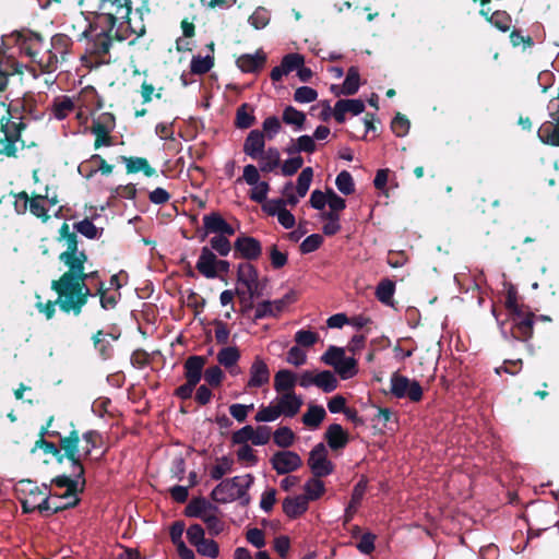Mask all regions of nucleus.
<instances>
[{"label":"nucleus","instance_id":"f257e3e1","mask_svg":"<svg viewBox=\"0 0 559 559\" xmlns=\"http://www.w3.org/2000/svg\"><path fill=\"white\" fill-rule=\"evenodd\" d=\"M60 233L66 241L67 250L60 254V261L69 267L51 286L58 294L57 302L64 312L79 314L91 295L85 280L94 273H84L86 254L78 249L76 237L69 233V226L63 224Z\"/></svg>","mask_w":559,"mask_h":559},{"label":"nucleus","instance_id":"f03ea898","mask_svg":"<svg viewBox=\"0 0 559 559\" xmlns=\"http://www.w3.org/2000/svg\"><path fill=\"white\" fill-rule=\"evenodd\" d=\"M66 35L55 36L52 45L67 46L68 40H74L82 44L85 53L96 57L97 62H108V53L112 46V37L105 33L104 28L99 31L96 26V16L91 21L82 12L75 13L64 22Z\"/></svg>","mask_w":559,"mask_h":559},{"label":"nucleus","instance_id":"7ed1b4c3","mask_svg":"<svg viewBox=\"0 0 559 559\" xmlns=\"http://www.w3.org/2000/svg\"><path fill=\"white\" fill-rule=\"evenodd\" d=\"M131 12L130 0H100L98 4V13L96 16V26L102 29L104 28L112 41L115 39L122 41L128 39V34L141 35L144 33V28L141 27L139 31L131 28L129 14Z\"/></svg>","mask_w":559,"mask_h":559},{"label":"nucleus","instance_id":"20e7f679","mask_svg":"<svg viewBox=\"0 0 559 559\" xmlns=\"http://www.w3.org/2000/svg\"><path fill=\"white\" fill-rule=\"evenodd\" d=\"M253 484V476L246 474L235 476L222 480L211 493L214 501L218 503H229L235 500H240L242 504L249 502L248 489Z\"/></svg>","mask_w":559,"mask_h":559},{"label":"nucleus","instance_id":"39448f33","mask_svg":"<svg viewBox=\"0 0 559 559\" xmlns=\"http://www.w3.org/2000/svg\"><path fill=\"white\" fill-rule=\"evenodd\" d=\"M19 500L21 501L24 513H31L41 510V500L47 495L48 487L46 485H37L29 479L20 480L15 486Z\"/></svg>","mask_w":559,"mask_h":559},{"label":"nucleus","instance_id":"423d86ee","mask_svg":"<svg viewBox=\"0 0 559 559\" xmlns=\"http://www.w3.org/2000/svg\"><path fill=\"white\" fill-rule=\"evenodd\" d=\"M390 384L391 393L397 399H408L412 402H419L423 397V389L416 380L393 373L390 379Z\"/></svg>","mask_w":559,"mask_h":559},{"label":"nucleus","instance_id":"0eeeda50","mask_svg":"<svg viewBox=\"0 0 559 559\" xmlns=\"http://www.w3.org/2000/svg\"><path fill=\"white\" fill-rule=\"evenodd\" d=\"M507 308L513 313L514 326L518 332L525 338L528 340L533 334L534 314H524L516 304L515 296L510 292L506 301Z\"/></svg>","mask_w":559,"mask_h":559},{"label":"nucleus","instance_id":"6e6552de","mask_svg":"<svg viewBox=\"0 0 559 559\" xmlns=\"http://www.w3.org/2000/svg\"><path fill=\"white\" fill-rule=\"evenodd\" d=\"M308 465L316 477H325L333 473V463L328 459L323 443L317 444L309 454Z\"/></svg>","mask_w":559,"mask_h":559},{"label":"nucleus","instance_id":"1a4fd4ad","mask_svg":"<svg viewBox=\"0 0 559 559\" xmlns=\"http://www.w3.org/2000/svg\"><path fill=\"white\" fill-rule=\"evenodd\" d=\"M237 282L245 286L251 299L261 295L259 274L251 263L243 262L238 265Z\"/></svg>","mask_w":559,"mask_h":559},{"label":"nucleus","instance_id":"9d476101","mask_svg":"<svg viewBox=\"0 0 559 559\" xmlns=\"http://www.w3.org/2000/svg\"><path fill=\"white\" fill-rule=\"evenodd\" d=\"M295 301V293L289 292L276 300H264L259 302L254 309V320L278 316L286 306Z\"/></svg>","mask_w":559,"mask_h":559},{"label":"nucleus","instance_id":"9b49d317","mask_svg":"<svg viewBox=\"0 0 559 559\" xmlns=\"http://www.w3.org/2000/svg\"><path fill=\"white\" fill-rule=\"evenodd\" d=\"M270 462L280 475L292 473L302 464L301 457L293 451H278L273 454Z\"/></svg>","mask_w":559,"mask_h":559},{"label":"nucleus","instance_id":"f8f14e48","mask_svg":"<svg viewBox=\"0 0 559 559\" xmlns=\"http://www.w3.org/2000/svg\"><path fill=\"white\" fill-rule=\"evenodd\" d=\"M277 394L273 402L282 416L292 418L299 413L302 406V397L300 395H297L295 392Z\"/></svg>","mask_w":559,"mask_h":559},{"label":"nucleus","instance_id":"ddd939ff","mask_svg":"<svg viewBox=\"0 0 559 559\" xmlns=\"http://www.w3.org/2000/svg\"><path fill=\"white\" fill-rule=\"evenodd\" d=\"M235 257L257 260L262 253L261 242L250 236L238 237L234 242Z\"/></svg>","mask_w":559,"mask_h":559},{"label":"nucleus","instance_id":"4468645a","mask_svg":"<svg viewBox=\"0 0 559 559\" xmlns=\"http://www.w3.org/2000/svg\"><path fill=\"white\" fill-rule=\"evenodd\" d=\"M269 366L260 356H255L249 370L248 388H261L270 382Z\"/></svg>","mask_w":559,"mask_h":559},{"label":"nucleus","instance_id":"2eb2a0df","mask_svg":"<svg viewBox=\"0 0 559 559\" xmlns=\"http://www.w3.org/2000/svg\"><path fill=\"white\" fill-rule=\"evenodd\" d=\"M364 110L365 104L360 99H340L335 103L333 116L337 122L343 123L347 112L357 116Z\"/></svg>","mask_w":559,"mask_h":559},{"label":"nucleus","instance_id":"dca6fc26","mask_svg":"<svg viewBox=\"0 0 559 559\" xmlns=\"http://www.w3.org/2000/svg\"><path fill=\"white\" fill-rule=\"evenodd\" d=\"M265 135L262 131L254 129L251 130L243 143V153L253 158L257 159L261 153H263L265 150Z\"/></svg>","mask_w":559,"mask_h":559},{"label":"nucleus","instance_id":"f3484780","mask_svg":"<svg viewBox=\"0 0 559 559\" xmlns=\"http://www.w3.org/2000/svg\"><path fill=\"white\" fill-rule=\"evenodd\" d=\"M216 261L217 257L215 253L209 247H203L201 249V253L197 261L195 267L204 277L215 278Z\"/></svg>","mask_w":559,"mask_h":559},{"label":"nucleus","instance_id":"a211bd4d","mask_svg":"<svg viewBox=\"0 0 559 559\" xmlns=\"http://www.w3.org/2000/svg\"><path fill=\"white\" fill-rule=\"evenodd\" d=\"M60 443L61 449L71 461L73 468H76V465H82L81 439L79 438L78 433L75 431L71 432L69 437L62 438Z\"/></svg>","mask_w":559,"mask_h":559},{"label":"nucleus","instance_id":"6ab92c4d","mask_svg":"<svg viewBox=\"0 0 559 559\" xmlns=\"http://www.w3.org/2000/svg\"><path fill=\"white\" fill-rule=\"evenodd\" d=\"M203 225L207 233L233 236L235 229L219 214L211 213L203 217Z\"/></svg>","mask_w":559,"mask_h":559},{"label":"nucleus","instance_id":"aec40b11","mask_svg":"<svg viewBox=\"0 0 559 559\" xmlns=\"http://www.w3.org/2000/svg\"><path fill=\"white\" fill-rule=\"evenodd\" d=\"M367 490V479L361 478L354 487L352 498L348 506L345 508L344 524H347L354 518L364 496Z\"/></svg>","mask_w":559,"mask_h":559},{"label":"nucleus","instance_id":"412c9836","mask_svg":"<svg viewBox=\"0 0 559 559\" xmlns=\"http://www.w3.org/2000/svg\"><path fill=\"white\" fill-rule=\"evenodd\" d=\"M266 61V56L263 51L258 50L254 53H246L240 56L237 60V67L247 73L260 70Z\"/></svg>","mask_w":559,"mask_h":559},{"label":"nucleus","instance_id":"4be33fe9","mask_svg":"<svg viewBox=\"0 0 559 559\" xmlns=\"http://www.w3.org/2000/svg\"><path fill=\"white\" fill-rule=\"evenodd\" d=\"M73 475L75 478H71L69 476L62 475L58 476L53 481L57 486L61 488H66V491L74 490L82 491L85 485L84 468L82 465H76V468H73Z\"/></svg>","mask_w":559,"mask_h":559},{"label":"nucleus","instance_id":"5701e85b","mask_svg":"<svg viewBox=\"0 0 559 559\" xmlns=\"http://www.w3.org/2000/svg\"><path fill=\"white\" fill-rule=\"evenodd\" d=\"M325 440L332 450H340L348 443V433L338 424H332L325 431Z\"/></svg>","mask_w":559,"mask_h":559},{"label":"nucleus","instance_id":"b1692460","mask_svg":"<svg viewBox=\"0 0 559 559\" xmlns=\"http://www.w3.org/2000/svg\"><path fill=\"white\" fill-rule=\"evenodd\" d=\"M297 380L298 378L293 371L288 369H281L274 377V390L277 393L294 392Z\"/></svg>","mask_w":559,"mask_h":559},{"label":"nucleus","instance_id":"393cba45","mask_svg":"<svg viewBox=\"0 0 559 559\" xmlns=\"http://www.w3.org/2000/svg\"><path fill=\"white\" fill-rule=\"evenodd\" d=\"M212 511H217V508L204 498H194L187 506L186 515L203 520Z\"/></svg>","mask_w":559,"mask_h":559},{"label":"nucleus","instance_id":"a878e982","mask_svg":"<svg viewBox=\"0 0 559 559\" xmlns=\"http://www.w3.org/2000/svg\"><path fill=\"white\" fill-rule=\"evenodd\" d=\"M308 501L302 495L288 497L283 501V511L289 518H297L308 509Z\"/></svg>","mask_w":559,"mask_h":559},{"label":"nucleus","instance_id":"bb28decb","mask_svg":"<svg viewBox=\"0 0 559 559\" xmlns=\"http://www.w3.org/2000/svg\"><path fill=\"white\" fill-rule=\"evenodd\" d=\"M205 365V358L202 356H191L185 362V374L191 383H199L202 377V370Z\"/></svg>","mask_w":559,"mask_h":559},{"label":"nucleus","instance_id":"cd10ccee","mask_svg":"<svg viewBox=\"0 0 559 559\" xmlns=\"http://www.w3.org/2000/svg\"><path fill=\"white\" fill-rule=\"evenodd\" d=\"M258 158L260 170L263 173H271L275 170L281 163L280 151L274 146H271L266 151L261 153V155H259Z\"/></svg>","mask_w":559,"mask_h":559},{"label":"nucleus","instance_id":"c85d7f7f","mask_svg":"<svg viewBox=\"0 0 559 559\" xmlns=\"http://www.w3.org/2000/svg\"><path fill=\"white\" fill-rule=\"evenodd\" d=\"M326 412L321 405H309L307 412L302 415V424L310 429H317L324 420Z\"/></svg>","mask_w":559,"mask_h":559},{"label":"nucleus","instance_id":"c756f323","mask_svg":"<svg viewBox=\"0 0 559 559\" xmlns=\"http://www.w3.org/2000/svg\"><path fill=\"white\" fill-rule=\"evenodd\" d=\"M74 109H75L74 102L69 96H59V97L55 98L52 107H51L52 116L58 120L64 119L71 112H73Z\"/></svg>","mask_w":559,"mask_h":559},{"label":"nucleus","instance_id":"7c9ffc66","mask_svg":"<svg viewBox=\"0 0 559 559\" xmlns=\"http://www.w3.org/2000/svg\"><path fill=\"white\" fill-rule=\"evenodd\" d=\"M62 503L63 501L60 495H52L48 490L46 497L44 498V500H41L40 513L48 515L67 509V504Z\"/></svg>","mask_w":559,"mask_h":559},{"label":"nucleus","instance_id":"2f4dec72","mask_svg":"<svg viewBox=\"0 0 559 559\" xmlns=\"http://www.w3.org/2000/svg\"><path fill=\"white\" fill-rule=\"evenodd\" d=\"M394 292L395 284L390 280H383L376 288V297L380 302L392 306Z\"/></svg>","mask_w":559,"mask_h":559},{"label":"nucleus","instance_id":"473e14b6","mask_svg":"<svg viewBox=\"0 0 559 559\" xmlns=\"http://www.w3.org/2000/svg\"><path fill=\"white\" fill-rule=\"evenodd\" d=\"M283 121L286 124L293 126L296 130L304 129L306 122V115L297 110L293 106H287L283 111Z\"/></svg>","mask_w":559,"mask_h":559},{"label":"nucleus","instance_id":"72a5a7b5","mask_svg":"<svg viewBox=\"0 0 559 559\" xmlns=\"http://www.w3.org/2000/svg\"><path fill=\"white\" fill-rule=\"evenodd\" d=\"M359 72L356 67H350L347 71V75L343 82L341 93L344 95H354L358 92L360 86Z\"/></svg>","mask_w":559,"mask_h":559},{"label":"nucleus","instance_id":"f704fd0d","mask_svg":"<svg viewBox=\"0 0 559 559\" xmlns=\"http://www.w3.org/2000/svg\"><path fill=\"white\" fill-rule=\"evenodd\" d=\"M240 359V353L235 346L223 347L217 353V361L225 368L235 367Z\"/></svg>","mask_w":559,"mask_h":559},{"label":"nucleus","instance_id":"c9c22d12","mask_svg":"<svg viewBox=\"0 0 559 559\" xmlns=\"http://www.w3.org/2000/svg\"><path fill=\"white\" fill-rule=\"evenodd\" d=\"M124 163L127 170L129 173H139L143 171L146 176H153L155 174V169L150 166L147 160L142 157H124Z\"/></svg>","mask_w":559,"mask_h":559},{"label":"nucleus","instance_id":"e433bc0d","mask_svg":"<svg viewBox=\"0 0 559 559\" xmlns=\"http://www.w3.org/2000/svg\"><path fill=\"white\" fill-rule=\"evenodd\" d=\"M319 478L320 477L314 476V478L309 479L304 486L305 495L302 496L307 498L308 502L319 499L325 490L323 481Z\"/></svg>","mask_w":559,"mask_h":559},{"label":"nucleus","instance_id":"4c0bfd02","mask_svg":"<svg viewBox=\"0 0 559 559\" xmlns=\"http://www.w3.org/2000/svg\"><path fill=\"white\" fill-rule=\"evenodd\" d=\"M316 386L322 389L326 393L332 392L337 386V379L329 370L321 371L316 374Z\"/></svg>","mask_w":559,"mask_h":559},{"label":"nucleus","instance_id":"58836bf2","mask_svg":"<svg viewBox=\"0 0 559 559\" xmlns=\"http://www.w3.org/2000/svg\"><path fill=\"white\" fill-rule=\"evenodd\" d=\"M345 358V350L342 347L330 346L328 350L322 355L321 360L329 366L336 369L342 360Z\"/></svg>","mask_w":559,"mask_h":559},{"label":"nucleus","instance_id":"ea45409f","mask_svg":"<svg viewBox=\"0 0 559 559\" xmlns=\"http://www.w3.org/2000/svg\"><path fill=\"white\" fill-rule=\"evenodd\" d=\"M270 11L263 7H259L249 16L248 22L255 29H262L270 23Z\"/></svg>","mask_w":559,"mask_h":559},{"label":"nucleus","instance_id":"a19ab883","mask_svg":"<svg viewBox=\"0 0 559 559\" xmlns=\"http://www.w3.org/2000/svg\"><path fill=\"white\" fill-rule=\"evenodd\" d=\"M274 443L281 448H288L295 441V433L289 427L277 428L273 433Z\"/></svg>","mask_w":559,"mask_h":559},{"label":"nucleus","instance_id":"79ce46f5","mask_svg":"<svg viewBox=\"0 0 559 559\" xmlns=\"http://www.w3.org/2000/svg\"><path fill=\"white\" fill-rule=\"evenodd\" d=\"M282 415L278 412L275 403L272 401L267 406H262L254 416L258 423H272L280 418Z\"/></svg>","mask_w":559,"mask_h":559},{"label":"nucleus","instance_id":"37998d69","mask_svg":"<svg viewBox=\"0 0 559 559\" xmlns=\"http://www.w3.org/2000/svg\"><path fill=\"white\" fill-rule=\"evenodd\" d=\"M317 148L314 139L310 135H301L297 138L296 142L294 143L293 147L288 148L287 152L289 154L293 153H313Z\"/></svg>","mask_w":559,"mask_h":559},{"label":"nucleus","instance_id":"c03bdc74","mask_svg":"<svg viewBox=\"0 0 559 559\" xmlns=\"http://www.w3.org/2000/svg\"><path fill=\"white\" fill-rule=\"evenodd\" d=\"M214 64L213 58L211 56H194L191 59L190 69L194 74H204L209 72Z\"/></svg>","mask_w":559,"mask_h":559},{"label":"nucleus","instance_id":"a18cd8bd","mask_svg":"<svg viewBox=\"0 0 559 559\" xmlns=\"http://www.w3.org/2000/svg\"><path fill=\"white\" fill-rule=\"evenodd\" d=\"M338 191L343 194H352L355 190V183L352 175L347 170H342L335 179Z\"/></svg>","mask_w":559,"mask_h":559},{"label":"nucleus","instance_id":"49530a36","mask_svg":"<svg viewBox=\"0 0 559 559\" xmlns=\"http://www.w3.org/2000/svg\"><path fill=\"white\" fill-rule=\"evenodd\" d=\"M211 250L216 251L221 257H227L231 250V243L227 235H217L211 238Z\"/></svg>","mask_w":559,"mask_h":559},{"label":"nucleus","instance_id":"de8ad7c7","mask_svg":"<svg viewBox=\"0 0 559 559\" xmlns=\"http://www.w3.org/2000/svg\"><path fill=\"white\" fill-rule=\"evenodd\" d=\"M313 178V170L311 167H306L301 170L297 179L296 192L299 197H305L310 188Z\"/></svg>","mask_w":559,"mask_h":559},{"label":"nucleus","instance_id":"09e8293b","mask_svg":"<svg viewBox=\"0 0 559 559\" xmlns=\"http://www.w3.org/2000/svg\"><path fill=\"white\" fill-rule=\"evenodd\" d=\"M233 469V461L227 456H222L217 463L211 468L210 475L213 479L218 480Z\"/></svg>","mask_w":559,"mask_h":559},{"label":"nucleus","instance_id":"8fccbe9b","mask_svg":"<svg viewBox=\"0 0 559 559\" xmlns=\"http://www.w3.org/2000/svg\"><path fill=\"white\" fill-rule=\"evenodd\" d=\"M282 130L281 121L275 116H270L262 123V132L267 140H273Z\"/></svg>","mask_w":559,"mask_h":559},{"label":"nucleus","instance_id":"3c124183","mask_svg":"<svg viewBox=\"0 0 559 559\" xmlns=\"http://www.w3.org/2000/svg\"><path fill=\"white\" fill-rule=\"evenodd\" d=\"M335 371L343 380L354 377L357 373L356 360L353 357L345 356Z\"/></svg>","mask_w":559,"mask_h":559},{"label":"nucleus","instance_id":"603ef678","mask_svg":"<svg viewBox=\"0 0 559 559\" xmlns=\"http://www.w3.org/2000/svg\"><path fill=\"white\" fill-rule=\"evenodd\" d=\"M197 551L204 557L216 558L219 554L218 544L213 539L204 538L197 546Z\"/></svg>","mask_w":559,"mask_h":559},{"label":"nucleus","instance_id":"864d4df0","mask_svg":"<svg viewBox=\"0 0 559 559\" xmlns=\"http://www.w3.org/2000/svg\"><path fill=\"white\" fill-rule=\"evenodd\" d=\"M74 229L88 239H95L99 236L98 228L87 218L74 224Z\"/></svg>","mask_w":559,"mask_h":559},{"label":"nucleus","instance_id":"5fc2aeb1","mask_svg":"<svg viewBox=\"0 0 559 559\" xmlns=\"http://www.w3.org/2000/svg\"><path fill=\"white\" fill-rule=\"evenodd\" d=\"M23 123L16 122V121H10L7 122L2 121V131L5 136V141H19L21 136V128Z\"/></svg>","mask_w":559,"mask_h":559},{"label":"nucleus","instance_id":"6e6d98bb","mask_svg":"<svg viewBox=\"0 0 559 559\" xmlns=\"http://www.w3.org/2000/svg\"><path fill=\"white\" fill-rule=\"evenodd\" d=\"M317 97V91L310 86H300L294 93V99L300 104L314 102Z\"/></svg>","mask_w":559,"mask_h":559},{"label":"nucleus","instance_id":"4d7b16f0","mask_svg":"<svg viewBox=\"0 0 559 559\" xmlns=\"http://www.w3.org/2000/svg\"><path fill=\"white\" fill-rule=\"evenodd\" d=\"M253 436V427L250 425L243 426L242 428L236 430L231 435V441L234 444L243 445L248 444L249 441L252 442Z\"/></svg>","mask_w":559,"mask_h":559},{"label":"nucleus","instance_id":"13d9d810","mask_svg":"<svg viewBox=\"0 0 559 559\" xmlns=\"http://www.w3.org/2000/svg\"><path fill=\"white\" fill-rule=\"evenodd\" d=\"M304 63L305 59L299 53H288L282 59L281 62L287 73H290L294 70H299Z\"/></svg>","mask_w":559,"mask_h":559},{"label":"nucleus","instance_id":"bf43d9fd","mask_svg":"<svg viewBox=\"0 0 559 559\" xmlns=\"http://www.w3.org/2000/svg\"><path fill=\"white\" fill-rule=\"evenodd\" d=\"M202 521L211 535H218L224 530V522L216 515V511L209 513Z\"/></svg>","mask_w":559,"mask_h":559},{"label":"nucleus","instance_id":"052dcab7","mask_svg":"<svg viewBox=\"0 0 559 559\" xmlns=\"http://www.w3.org/2000/svg\"><path fill=\"white\" fill-rule=\"evenodd\" d=\"M236 455L238 461L246 463L247 466H254L258 463V457L249 444L240 445Z\"/></svg>","mask_w":559,"mask_h":559},{"label":"nucleus","instance_id":"680f3d73","mask_svg":"<svg viewBox=\"0 0 559 559\" xmlns=\"http://www.w3.org/2000/svg\"><path fill=\"white\" fill-rule=\"evenodd\" d=\"M252 189L250 191V199L258 203H263L266 201L267 193L270 191V186L266 181H259L255 185L251 186Z\"/></svg>","mask_w":559,"mask_h":559},{"label":"nucleus","instance_id":"e2e57ef3","mask_svg":"<svg viewBox=\"0 0 559 559\" xmlns=\"http://www.w3.org/2000/svg\"><path fill=\"white\" fill-rule=\"evenodd\" d=\"M489 22L497 28L501 29L502 32H506L510 27L511 19L507 12L496 11L490 14Z\"/></svg>","mask_w":559,"mask_h":559},{"label":"nucleus","instance_id":"0e129e2a","mask_svg":"<svg viewBox=\"0 0 559 559\" xmlns=\"http://www.w3.org/2000/svg\"><path fill=\"white\" fill-rule=\"evenodd\" d=\"M319 340V335L309 330H299L295 334V341L299 346L310 347Z\"/></svg>","mask_w":559,"mask_h":559},{"label":"nucleus","instance_id":"69168bd1","mask_svg":"<svg viewBox=\"0 0 559 559\" xmlns=\"http://www.w3.org/2000/svg\"><path fill=\"white\" fill-rule=\"evenodd\" d=\"M286 361L295 367L302 366L307 361V354L299 346H293L287 353Z\"/></svg>","mask_w":559,"mask_h":559},{"label":"nucleus","instance_id":"338daca9","mask_svg":"<svg viewBox=\"0 0 559 559\" xmlns=\"http://www.w3.org/2000/svg\"><path fill=\"white\" fill-rule=\"evenodd\" d=\"M262 209L269 215L277 217L282 211L286 210V201L284 199L266 200Z\"/></svg>","mask_w":559,"mask_h":559},{"label":"nucleus","instance_id":"774afa93","mask_svg":"<svg viewBox=\"0 0 559 559\" xmlns=\"http://www.w3.org/2000/svg\"><path fill=\"white\" fill-rule=\"evenodd\" d=\"M323 242V238L319 234H311L300 245V251L302 253H311L316 251Z\"/></svg>","mask_w":559,"mask_h":559}]
</instances>
